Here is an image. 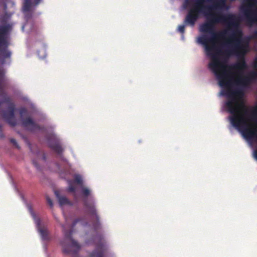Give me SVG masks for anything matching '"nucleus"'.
I'll list each match as a JSON object with an SVG mask.
<instances>
[{
  "label": "nucleus",
  "instance_id": "1",
  "mask_svg": "<svg viewBox=\"0 0 257 257\" xmlns=\"http://www.w3.org/2000/svg\"><path fill=\"white\" fill-rule=\"evenodd\" d=\"M192 8L185 17V23L195 24L203 14L206 21L199 27L202 34L197 38V42L204 48L206 55L211 61L208 68L214 75L221 88L219 96H225V29L217 31L218 24H225V14L220 10L225 9V0H194Z\"/></svg>",
  "mask_w": 257,
  "mask_h": 257
},
{
  "label": "nucleus",
  "instance_id": "2",
  "mask_svg": "<svg viewBox=\"0 0 257 257\" xmlns=\"http://www.w3.org/2000/svg\"><path fill=\"white\" fill-rule=\"evenodd\" d=\"M242 21L239 16L226 14V69L228 67L227 59L230 55L235 56L238 60L232 64L233 69L242 70L246 67L244 56L248 51L249 39L243 37L240 28ZM226 70V88L227 87ZM228 93L226 89V96Z\"/></svg>",
  "mask_w": 257,
  "mask_h": 257
},
{
  "label": "nucleus",
  "instance_id": "3",
  "mask_svg": "<svg viewBox=\"0 0 257 257\" xmlns=\"http://www.w3.org/2000/svg\"><path fill=\"white\" fill-rule=\"evenodd\" d=\"M246 67L242 70H236L233 69L232 65L230 66L231 69L235 71L236 74L232 79L233 88L230 90L229 95L234 99H242L244 94V89L247 88L250 84L257 80V70H253L250 71L247 76H243L242 75L243 71L246 69Z\"/></svg>",
  "mask_w": 257,
  "mask_h": 257
},
{
  "label": "nucleus",
  "instance_id": "4",
  "mask_svg": "<svg viewBox=\"0 0 257 257\" xmlns=\"http://www.w3.org/2000/svg\"><path fill=\"white\" fill-rule=\"evenodd\" d=\"M82 194L84 197L83 199V206L87 211L88 213L91 216L94 217L96 219V222L93 223V228L95 231L101 228L99 221V217L97 213V211L94 204V200L92 197H88L90 194V191L87 188L82 187Z\"/></svg>",
  "mask_w": 257,
  "mask_h": 257
},
{
  "label": "nucleus",
  "instance_id": "5",
  "mask_svg": "<svg viewBox=\"0 0 257 257\" xmlns=\"http://www.w3.org/2000/svg\"><path fill=\"white\" fill-rule=\"evenodd\" d=\"M11 30L10 24H5L0 26V52L4 58H9L11 56V52L8 50L10 43L8 35Z\"/></svg>",
  "mask_w": 257,
  "mask_h": 257
},
{
  "label": "nucleus",
  "instance_id": "6",
  "mask_svg": "<svg viewBox=\"0 0 257 257\" xmlns=\"http://www.w3.org/2000/svg\"><path fill=\"white\" fill-rule=\"evenodd\" d=\"M3 103L9 104L8 110H3L2 116L3 118L12 126H15L17 124V120L15 117V105L11 102L9 97H5L0 101V105Z\"/></svg>",
  "mask_w": 257,
  "mask_h": 257
},
{
  "label": "nucleus",
  "instance_id": "7",
  "mask_svg": "<svg viewBox=\"0 0 257 257\" xmlns=\"http://www.w3.org/2000/svg\"><path fill=\"white\" fill-rule=\"evenodd\" d=\"M93 243L96 245V248L90 254V257H104V253L106 250L105 242L103 240L101 234H97L92 238Z\"/></svg>",
  "mask_w": 257,
  "mask_h": 257
},
{
  "label": "nucleus",
  "instance_id": "8",
  "mask_svg": "<svg viewBox=\"0 0 257 257\" xmlns=\"http://www.w3.org/2000/svg\"><path fill=\"white\" fill-rule=\"evenodd\" d=\"M244 1L248 2V4L246 6L242 7V9L244 12L247 24L249 26H251L254 23H257V17L255 16L254 12L249 9L252 6L249 2L255 1L256 0Z\"/></svg>",
  "mask_w": 257,
  "mask_h": 257
},
{
  "label": "nucleus",
  "instance_id": "9",
  "mask_svg": "<svg viewBox=\"0 0 257 257\" xmlns=\"http://www.w3.org/2000/svg\"><path fill=\"white\" fill-rule=\"evenodd\" d=\"M49 147L57 154L60 155L62 153L63 149L60 143L59 140L55 135H51L48 138Z\"/></svg>",
  "mask_w": 257,
  "mask_h": 257
},
{
  "label": "nucleus",
  "instance_id": "10",
  "mask_svg": "<svg viewBox=\"0 0 257 257\" xmlns=\"http://www.w3.org/2000/svg\"><path fill=\"white\" fill-rule=\"evenodd\" d=\"M22 123L23 126L28 127L31 131L41 130L40 126L36 123L30 116L22 118Z\"/></svg>",
  "mask_w": 257,
  "mask_h": 257
},
{
  "label": "nucleus",
  "instance_id": "11",
  "mask_svg": "<svg viewBox=\"0 0 257 257\" xmlns=\"http://www.w3.org/2000/svg\"><path fill=\"white\" fill-rule=\"evenodd\" d=\"M55 194L58 199L59 204L62 206L65 204L69 203V201L66 197L61 196L59 195V192L57 191H55Z\"/></svg>",
  "mask_w": 257,
  "mask_h": 257
},
{
  "label": "nucleus",
  "instance_id": "12",
  "mask_svg": "<svg viewBox=\"0 0 257 257\" xmlns=\"http://www.w3.org/2000/svg\"><path fill=\"white\" fill-rule=\"evenodd\" d=\"M39 231L40 233L43 240H47L48 239V232L46 229L39 227Z\"/></svg>",
  "mask_w": 257,
  "mask_h": 257
},
{
  "label": "nucleus",
  "instance_id": "13",
  "mask_svg": "<svg viewBox=\"0 0 257 257\" xmlns=\"http://www.w3.org/2000/svg\"><path fill=\"white\" fill-rule=\"evenodd\" d=\"M183 25H179L178 27V30L179 32H180L181 34H184L185 33V26H190L191 27H193L194 26H191L189 24H187L185 23V19H184V22H183Z\"/></svg>",
  "mask_w": 257,
  "mask_h": 257
},
{
  "label": "nucleus",
  "instance_id": "14",
  "mask_svg": "<svg viewBox=\"0 0 257 257\" xmlns=\"http://www.w3.org/2000/svg\"><path fill=\"white\" fill-rule=\"evenodd\" d=\"M31 7V3H24L23 10L25 12H29Z\"/></svg>",
  "mask_w": 257,
  "mask_h": 257
},
{
  "label": "nucleus",
  "instance_id": "15",
  "mask_svg": "<svg viewBox=\"0 0 257 257\" xmlns=\"http://www.w3.org/2000/svg\"><path fill=\"white\" fill-rule=\"evenodd\" d=\"M74 181L78 184H81L82 183L81 177L79 175H75L74 177Z\"/></svg>",
  "mask_w": 257,
  "mask_h": 257
},
{
  "label": "nucleus",
  "instance_id": "16",
  "mask_svg": "<svg viewBox=\"0 0 257 257\" xmlns=\"http://www.w3.org/2000/svg\"><path fill=\"white\" fill-rule=\"evenodd\" d=\"M27 110L25 107H22L20 109V114L21 116H22L23 114L27 113Z\"/></svg>",
  "mask_w": 257,
  "mask_h": 257
},
{
  "label": "nucleus",
  "instance_id": "17",
  "mask_svg": "<svg viewBox=\"0 0 257 257\" xmlns=\"http://www.w3.org/2000/svg\"><path fill=\"white\" fill-rule=\"evenodd\" d=\"M68 191L70 192H75L76 190V187L72 184H70L68 187Z\"/></svg>",
  "mask_w": 257,
  "mask_h": 257
},
{
  "label": "nucleus",
  "instance_id": "18",
  "mask_svg": "<svg viewBox=\"0 0 257 257\" xmlns=\"http://www.w3.org/2000/svg\"><path fill=\"white\" fill-rule=\"evenodd\" d=\"M10 142L15 146L17 148L19 149L20 147L19 146L16 140L14 139H11Z\"/></svg>",
  "mask_w": 257,
  "mask_h": 257
},
{
  "label": "nucleus",
  "instance_id": "19",
  "mask_svg": "<svg viewBox=\"0 0 257 257\" xmlns=\"http://www.w3.org/2000/svg\"><path fill=\"white\" fill-rule=\"evenodd\" d=\"M47 203L49 204V205L52 207L53 206V203L52 200L49 197H47L46 198Z\"/></svg>",
  "mask_w": 257,
  "mask_h": 257
},
{
  "label": "nucleus",
  "instance_id": "20",
  "mask_svg": "<svg viewBox=\"0 0 257 257\" xmlns=\"http://www.w3.org/2000/svg\"><path fill=\"white\" fill-rule=\"evenodd\" d=\"M225 111V99L223 100L221 102V111L223 112Z\"/></svg>",
  "mask_w": 257,
  "mask_h": 257
},
{
  "label": "nucleus",
  "instance_id": "21",
  "mask_svg": "<svg viewBox=\"0 0 257 257\" xmlns=\"http://www.w3.org/2000/svg\"><path fill=\"white\" fill-rule=\"evenodd\" d=\"M251 38L257 40V30L255 31L251 36Z\"/></svg>",
  "mask_w": 257,
  "mask_h": 257
},
{
  "label": "nucleus",
  "instance_id": "22",
  "mask_svg": "<svg viewBox=\"0 0 257 257\" xmlns=\"http://www.w3.org/2000/svg\"><path fill=\"white\" fill-rule=\"evenodd\" d=\"M192 0H185L184 6L185 7L190 5L191 4Z\"/></svg>",
  "mask_w": 257,
  "mask_h": 257
},
{
  "label": "nucleus",
  "instance_id": "23",
  "mask_svg": "<svg viewBox=\"0 0 257 257\" xmlns=\"http://www.w3.org/2000/svg\"><path fill=\"white\" fill-rule=\"evenodd\" d=\"M253 70H257V58H256L255 61L253 63Z\"/></svg>",
  "mask_w": 257,
  "mask_h": 257
},
{
  "label": "nucleus",
  "instance_id": "24",
  "mask_svg": "<svg viewBox=\"0 0 257 257\" xmlns=\"http://www.w3.org/2000/svg\"><path fill=\"white\" fill-rule=\"evenodd\" d=\"M5 138V135L3 133V131L0 132V138L4 139Z\"/></svg>",
  "mask_w": 257,
  "mask_h": 257
},
{
  "label": "nucleus",
  "instance_id": "25",
  "mask_svg": "<svg viewBox=\"0 0 257 257\" xmlns=\"http://www.w3.org/2000/svg\"><path fill=\"white\" fill-rule=\"evenodd\" d=\"M41 1V0H34V2H35V4L37 5L40 3Z\"/></svg>",
  "mask_w": 257,
  "mask_h": 257
},
{
  "label": "nucleus",
  "instance_id": "26",
  "mask_svg": "<svg viewBox=\"0 0 257 257\" xmlns=\"http://www.w3.org/2000/svg\"><path fill=\"white\" fill-rule=\"evenodd\" d=\"M33 163L36 167H37V168L38 167V164H37V163L36 162H35V161H33Z\"/></svg>",
  "mask_w": 257,
  "mask_h": 257
},
{
  "label": "nucleus",
  "instance_id": "27",
  "mask_svg": "<svg viewBox=\"0 0 257 257\" xmlns=\"http://www.w3.org/2000/svg\"><path fill=\"white\" fill-rule=\"evenodd\" d=\"M31 14H30V15H28V14L26 15V19H27V20H28V19H29L30 18H31Z\"/></svg>",
  "mask_w": 257,
  "mask_h": 257
},
{
  "label": "nucleus",
  "instance_id": "28",
  "mask_svg": "<svg viewBox=\"0 0 257 257\" xmlns=\"http://www.w3.org/2000/svg\"><path fill=\"white\" fill-rule=\"evenodd\" d=\"M29 209H30V211H31V212L32 215L33 216H34V212L32 211V208H31V207H30Z\"/></svg>",
  "mask_w": 257,
  "mask_h": 257
},
{
  "label": "nucleus",
  "instance_id": "29",
  "mask_svg": "<svg viewBox=\"0 0 257 257\" xmlns=\"http://www.w3.org/2000/svg\"><path fill=\"white\" fill-rule=\"evenodd\" d=\"M31 3V0H25V3Z\"/></svg>",
  "mask_w": 257,
  "mask_h": 257
},
{
  "label": "nucleus",
  "instance_id": "30",
  "mask_svg": "<svg viewBox=\"0 0 257 257\" xmlns=\"http://www.w3.org/2000/svg\"><path fill=\"white\" fill-rule=\"evenodd\" d=\"M225 9H226V11L229 9V6H228L226 4Z\"/></svg>",
  "mask_w": 257,
  "mask_h": 257
},
{
  "label": "nucleus",
  "instance_id": "31",
  "mask_svg": "<svg viewBox=\"0 0 257 257\" xmlns=\"http://www.w3.org/2000/svg\"><path fill=\"white\" fill-rule=\"evenodd\" d=\"M3 131L2 125L0 124V132Z\"/></svg>",
  "mask_w": 257,
  "mask_h": 257
},
{
  "label": "nucleus",
  "instance_id": "32",
  "mask_svg": "<svg viewBox=\"0 0 257 257\" xmlns=\"http://www.w3.org/2000/svg\"><path fill=\"white\" fill-rule=\"evenodd\" d=\"M37 222L38 225H39L40 223V220H37Z\"/></svg>",
  "mask_w": 257,
  "mask_h": 257
},
{
  "label": "nucleus",
  "instance_id": "33",
  "mask_svg": "<svg viewBox=\"0 0 257 257\" xmlns=\"http://www.w3.org/2000/svg\"><path fill=\"white\" fill-rule=\"evenodd\" d=\"M87 243H91V241H90V240H88V241H87Z\"/></svg>",
  "mask_w": 257,
  "mask_h": 257
},
{
  "label": "nucleus",
  "instance_id": "34",
  "mask_svg": "<svg viewBox=\"0 0 257 257\" xmlns=\"http://www.w3.org/2000/svg\"><path fill=\"white\" fill-rule=\"evenodd\" d=\"M225 105H226V106H227V105H228V103L226 102Z\"/></svg>",
  "mask_w": 257,
  "mask_h": 257
}]
</instances>
